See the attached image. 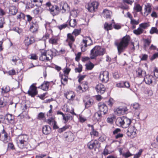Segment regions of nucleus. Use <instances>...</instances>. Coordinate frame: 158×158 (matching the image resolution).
I'll use <instances>...</instances> for the list:
<instances>
[{
	"label": "nucleus",
	"mask_w": 158,
	"mask_h": 158,
	"mask_svg": "<svg viewBox=\"0 0 158 158\" xmlns=\"http://www.w3.org/2000/svg\"><path fill=\"white\" fill-rule=\"evenodd\" d=\"M130 40V36L128 35H126L122 38L120 42L115 43L119 55L125 51L128 45Z\"/></svg>",
	"instance_id": "1"
},
{
	"label": "nucleus",
	"mask_w": 158,
	"mask_h": 158,
	"mask_svg": "<svg viewBox=\"0 0 158 158\" xmlns=\"http://www.w3.org/2000/svg\"><path fill=\"white\" fill-rule=\"evenodd\" d=\"M57 52V50L54 48L46 51H42L41 52L40 59L43 61H49L52 59L53 56L56 55Z\"/></svg>",
	"instance_id": "2"
},
{
	"label": "nucleus",
	"mask_w": 158,
	"mask_h": 158,
	"mask_svg": "<svg viewBox=\"0 0 158 158\" xmlns=\"http://www.w3.org/2000/svg\"><path fill=\"white\" fill-rule=\"evenodd\" d=\"M116 123L117 126L123 128L128 127L133 124L132 123L131 119L124 116L118 118L116 121Z\"/></svg>",
	"instance_id": "3"
},
{
	"label": "nucleus",
	"mask_w": 158,
	"mask_h": 158,
	"mask_svg": "<svg viewBox=\"0 0 158 158\" xmlns=\"http://www.w3.org/2000/svg\"><path fill=\"white\" fill-rule=\"evenodd\" d=\"M105 53L104 50L99 46H95L90 51V58L95 59L98 56L103 55Z\"/></svg>",
	"instance_id": "4"
},
{
	"label": "nucleus",
	"mask_w": 158,
	"mask_h": 158,
	"mask_svg": "<svg viewBox=\"0 0 158 158\" xmlns=\"http://www.w3.org/2000/svg\"><path fill=\"white\" fill-rule=\"evenodd\" d=\"M44 6L48 7V8H47L44 10H49L50 13L53 16L58 15L60 12V9L59 7L56 5H52L50 2H47L43 6Z\"/></svg>",
	"instance_id": "5"
},
{
	"label": "nucleus",
	"mask_w": 158,
	"mask_h": 158,
	"mask_svg": "<svg viewBox=\"0 0 158 158\" xmlns=\"http://www.w3.org/2000/svg\"><path fill=\"white\" fill-rule=\"evenodd\" d=\"M92 41L89 37L84 38L81 42L80 47L82 52H85L86 50L87 46H90L92 44Z\"/></svg>",
	"instance_id": "6"
},
{
	"label": "nucleus",
	"mask_w": 158,
	"mask_h": 158,
	"mask_svg": "<svg viewBox=\"0 0 158 158\" xmlns=\"http://www.w3.org/2000/svg\"><path fill=\"white\" fill-rule=\"evenodd\" d=\"M137 130L135 128L134 124L131 125L128 127L126 134L131 138H133L136 136Z\"/></svg>",
	"instance_id": "7"
},
{
	"label": "nucleus",
	"mask_w": 158,
	"mask_h": 158,
	"mask_svg": "<svg viewBox=\"0 0 158 158\" xmlns=\"http://www.w3.org/2000/svg\"><path fill=\"white\" fill-rule=\"evenodd\" d=\"M88 148L90 149L99 148L100 147V143L96 140H91L87 144Z\"/></svg>",
	"instance_id": "8"
},
{
	"label": "nucleus",
	"mask_w": 158,
	"mask_h": 158,
	"mask_svg": "<svg viewBox=\"0 0 158 158\" xmlns=\"http://www.w3.org/2000/svg\"><path fill=\"white\" fill-rule=\"evenodd\" d=\"M98 6V3L97 2H93L91 3L88 4L86 7L88 11L91 12H93L97 9Z\"/></svg>",
	"instance_id": "9"
},
{
	"label": "nucleus",
	"mask_w": 158,
	"mask_h": 158,
	"mask_svg": "<svg viewBox=\"0 0 158 158\" xmlns=\"http://www.w3.org/2000/svg\"><path fill=\"white\" fill-rule=\"evenodd\" d=\"M100 80L103 82L106 83L109 80V73L108 71H105L100 73L99 76Z\"/></svg>",
	"instance_id": "10"
},
{
	"label": "nucleus",
	"mask_w": 158,
	"mask_h": 158,
	"mask_svg": "<svg viewBox=\"0 0 158 158\" xmlns=\"http://www.w3.org/2000/svg\"><path fill=\"white\" fill-rule=\"evenodd\" d=\"M37 93V88L35 86L34 84H33L30 86L27 94L31 97H34Z\"/></svg>",
	"instance_id": "11"
},
{
	"label": "nucleus",
	"mask_w": 158,
	"mask_h": 158,
	"mask_svg": "<svg viewBox=\"0 0 158 158\" xmlns=\"http://www.w3.org/2000/svg\"><path fill=\"white\" fill-rule=\"evenodd\" d=\"M128 111V109L125 106H121L117 108L115 111L116 114L118 115H123L127 113Z\"/></svg>",
	"instance_id": "12"
},
{
	"label": "nucleus",
	"mask_w": 158,
	"mask_h": 158,
	"mask_svg": "<svg viewBox=\"0 0 158 158\" xmlns=\"http://www.w3.org/2000/svg\"><path fill=\"white\" fill-rule=\"evenodd\" d=\"M106 89L105 86L101 83L98 84L95 87V89L99 94H102L104 93Z\"/></svg>",
	"instance_id": "13"
},
{
	"label": "nucleus",
	"mask_w": 158,
	"mask_h": 158,
	"mask_svg": "<svg viewBox=\"0 0 158 158\" xmlns=\"http://www.w3.org/2000/svg\"><path fill=\"white\" fill-rule=\"evenodd\" d=\"M116 86L119 88H128L130 87L129 83L127 81H121L116 83Z\"/></svg>",
	"instance_id": "14"
},
{
	"label": "nucleus",
	"mask_w": 158,
	"mask_h": 158,
	"mask_svg": "<svg viewBox=\"0 0 158 158\" xmlns=\"http://www.w3.org/2000/svg\"><path fill=\"white\" fill-rule=\"evenodd\" d=\"M67 39L66 41L68 43V45L70 48H72L73 43L75 40V38L73 36L72 34L68 33L67 35Z\"/></svg>",
	"instance_id": "15"
},
{
	"label": "nucleus",
	"mask_w": 158,
	"mask_h": 158,
	"mask_svg": "<svg viewBox=\"0 0 158 158\" xmlns=\"http://www.w3.org/2000/svg\"><path fill=\"white\" fill-rule=\"evenodd\" d=\"M102 118V114L100 111L95 113L93 116L92 119L95 122L101 121Z\"/></svg>",
	"instance_id": "16"
},
{
	"label": "nucleus",
	"mask_w": 158,
	"mask_h": 158,
	"mask_svg": "<svg viewBox=\"0 0 158 158\" xmlns=\"http://www.w3.org/2000/svg\"><path fill=\"white\" fill-rule=\"evenodd\" d=\"M18 145L21 148H23L24 147V143L26 141L25 140L24 136L23 135H19L18 138Z\"/></svg>",
	"instance_id": "17"
},
{
	"label": "nucleus",
	"mask_w": 158,
	"mask_h": 158,
	"mask_svg": "<svg viewBox=\"0 0 158 158\" xmlns=\"http://www.w3.org/2000/svg\"><path fill=\"white\" fill-rule=\"evenodd\" d=\"M121 131V129L118 128L115 129L113 131V135L115 136V139H118L123 137V134L122 133H120Z\"/></svg>",
	"instance_id": "18"
},
{
	"label": "nucleus",
	"mask_w": 158,
	"mask_h": 158,
	"mask_svg": "<svg viewBox=\"0 0 158 158\" xmlns=\"http://www.w3.org/2000/svg\"><path fill=\"white\" fill-rule=\"evenodd\" d=\"M64 136L67 140L70 142L73 141L74 139L73 134L70 131L65 132L64 134Z\"/></svg>",
	"instance_id": "19"
},
{
	"label": "nucleus",
	"mask_w": 158,
	"mask_h": 158,
	"mask_svg": "<svg viewBox=\"0 0 158 158\" xmlns=\"http://www.w3.org/2000/svg\"><path fill=\"white\" fill-rule=\"evenodd\" d=\"M144 80L145 83L148 85H151L153 82V80L154 79L153 76L152 75H147L144 76Z\"/></svg>",
	"instance_id": "20"
},
{
	"label": "nucleus",
	"mask_w": 158,
	"mask_h": 158,
	"mask_svg": "<svg viewBox=\"0 0 158 158\" xmlns=\"http://www.w3.org/2000/svg\"><path fill=\"white\" fill-rule=\"evenodd\" d=\"M39 26L37 23H32L30 24V31L32 33H34L38 31Z\"/></svg>",
	"instance_id": "21"
},
{
	"label": "nucleus",
	"mask_w": 158,
	"mask_h": 158,
	"mask_svg": "<svg viewBox=\"0 0 158 158\" xmlns=\"http://www.w3.org/2000/svg\"><path fill=\"white\" fill-rule=\"evenodd\" d=\"M49 82L44 81L38 87V88L41 89L44 91H47L49 88Z\"/></svg>",
	"instance_id": "22"
},
{
	"label": "nucleus",
	"mask_w": 158,
	"mask_h": 158,
	"mask_svg": "<svg viewBox=\"0 0 158 158\" xmlns=\"http://www.w3.org/2000/svg\"><path fill=\"white\" fill-rule=\"evenodd\" d=\"M5 119L8 122L11 124H13L14 122V116L13 115L9 114H7L5 116Z\"/></svg>",
	"instance_id": "23"
},
{
	"label": "nucleus",
	"mask_w": 158,
	"mask_h": 158,
	"mask_svg": "<svg viewBox=\"0 0 158 158\" xmlns=\"http://www.w3.org/2000/svg\"><path fill=\"white\" fill-rule=\"evenodd\" d=\"M51 131V128L49 126L44 125L42 127L43 133L45 135L49 134Z\"/></svg>",
	"instance_id": "24"
},
{
	"label": "nucleus",
	"mask_w": 158,
	"mask_h": 158,
	"mask_svg": "<svg viewBox=\"0 0 158 158\" xmlns=\"http://www.w3.org/2000/svg\"><path fill=\"white\" fill-rule=\"evenodd\" d=\"M99 111L103 112L104 114H106L108 110V108L106 105L104 103L99 106Z\"/></svg>",
	"instance_id": "25"
},
{
	"label": "nucleus",
	"mask_w": 158,
	"mask_h": 158,
	"mask_svg": "<svg viewBox=\"0 0 158 158\" xmlns=\"http://www.w3.org/2000/svg\"><path fill=\"white\" fill-rule=\"evenodd\" d=\"M144 44L143 48L145 51L148 49L149 45L151 42V40L149 39H144Z\"/></svg>",
	"instance_id": "26"
},
{
	"label": "nucleus",
	"mask_w": 158,
	"mask_h": 158,
	"mask_svg": "<svg viewBox=\"0 0 158 158\" xmlns=\"http://www.w3.org/2000/svg\"><path fill=\"white\" fill-rule=\"evenodd\" d=\"M137 76L140 78L145 76L146 72L143 70L141 68H138L136 71Z\"/></svg>",
	"instance_id": "27"
},
{
	"label": "nucleus",
	"mask_w": 158,
	"mask_h": 158,
	"mask_svg": "<svg viewBox=\"0 0 158 158\" xmlns=\"http://www.w3.org/2000/svg\"><path fill=\"white\" fill-rule=\"evenodd\" d=\"M9 13L12 15H15L18 12L16 7L14 6H10L9 8Z\"/></svg>",
	"instance_id": "28"
},
{
	"label": "nucleus",
	"mask_w": 158,
	"mask_h": 158,
	"mask_svg": "<svg viewBox=\"0 0 158 158\" xmlns=\"http://www.w3.org/2000/svg\"><path fill=\"white\" fill-rule=\"evenodd\" d=\"M69 25L72 27H74L77 25V23L76 19H74L73 20L71 19H69L67 22Z\"/></svg>",
	"instance_id": "29"
},
{
	"label": "nucleus",
	"mask_w": 158,
	"mask_h": 158,
	"mask_svg": "<svg viewBox=\"0 0 158 158\" xmlns=\"http://www.w3.org/2000/svg\"><path fill=\"white\" fill-rule=\"evenodd\" d=\"M104 16L106 18H110L112 13L111 12L107 9H105L103 10Z\"/></svg>",
	"instance_id": "30"
},
{
	"label": "nucleus",
	"mask_w": 158,
	"mask_h": 158,
	"mask_svg": "<svg viewBox=\"0 0 158 158\" xmlns=\"http://www.w3.org/2000/svg\"><path fill=\"white\" fill-rule=\"evenodd\" d=\"M59 40L58 37H55L50 38L49 41V42L53 44L56 45L57 44V42Z\"/></svg>",
	"instance_id": "31"
},
{
	"label": "nucleus",
	"mask_w": 158,
	"mask_h": 158,
	"mask_svg": "<svg viewBox=\"0 0 158 158\" xmlns=\"http://www.w3.org/2000/svg\"><path fill=\"white\" fill-rule=\"evenodd\" d=\"M83 89V91H85L89 88L88 83L87 81H84L81 83Z\"/></svg>",
	"instance_id": "32"
},
{
	"label": "nucleus",
	"mask_w": 158,
	"mask_h": 158,
	"mask_svg": "<svg viewBox=\"0 0 158 158\" xmlns=\"http://www.w3.org/2000/svg\"><path fill=\"white\" fill-rule=\"evenodd\" d=\"M88 126L89 127H91L92 131L90 132V135H94L96 136H98V131L94 130L93 125H89Z\"/></svg>",
	"instance_id": "33"
},
{
	"label": "nucleus",
	"mask_w": 158,
	"mask_h": 158,
	"mask_svg": "<svg viewBox=\"0 0 158 158\" xmlns=\"http://www.w3.org/2000/svg\"><path fill=\"white\" fill-rule=\"evenodd\" d=\"M143 31L144 30L139 27L137 29L134 30L133 32L135 34L138 35L143 33Z\"/></svg>",
	"instance_id": "34"
},
{
	"label": "nucleus",
	"mask_w": 158,
	"mask_h": 158,
	"mask_svg": "<svg viewBox=\"0 0 158 158\" xmlns=\"http://www.w3.org/2000/svg\"><path fill=\"white\" fill-rule=\"evenodd\" d=\"M68 77L65 75H62L61 77V83L63 85H65L67 83Z\"/></svg>",
	"instance_id": "35"
},
{
	"label": "nucleus",
	"mask_w": 158,
	"mask_h": 158,
	"mask_svg": "<svg viewBox=\"0 0 158 158\" xmlns=\"http://www.w3.org/2000/svg\"><path fill=\"white\" fill-rule=\"evenodd\" d=\"M34 42L35 39L34 38L31 36L30 38L28 41L25 42V45L26 46H28Z\"/></svg>",
	"instance_id": "36"
},
{
	"label": "nucleus",
	"mask_w": 158,
	"mask_h": 158,
	"mask_svg": "<svg viewBox=\"0 0 158 158\" xmlns=\"http://www.w3.org/2000/svg\"><path fill=\"white\" fill-rule=\"evenodd\" d=\"M93 101L92 99H89L85 103V106L86 108L90 107L93 104Z\"/></svg>",
	"instance_id": "37"
},
{
	"label": "nucleus",
	"mask_w": 158,
	"mask_h": 158,
	"mask_svg": "<svg viewBox=\"0 0 158 158\" xmlns=\"http://www.w3.org/2000/svg\"><path fill=\"white\" fill-rule=\"evenodd\" d=\"M134 10L137 12L141 11L142 10V7L139 4H137L135 5L134 6Z\"/></svg>",
	"instance_id": "38"
},
{
	"label": "nucleus",
	"mask_w": 158,
	"mask_h": 158,
	"mask_svg": "<svg viewBox=\"0 0 158 158\" xmlns=\"http://www.w3.org/2000/svg\"><path fill=\"white\" fill-rule=\"evenodd\" d=\"M7 104V102L3 98L0 99V108L6 106Z\"/></svg>",
	"instance_id": "39"
},
{
	"label": "nucleus",
	"mask_w": 158,
	"mask_h": 158,
	"mask_svg": "<svg viewBox=\"0 0 158 158\" xmlns=\"http://www.w3.org/2000/svg\"><path fill=\"white\" fill-rule=\"evenodd\" d=\"M85 66H86V68L87 69L91 70L94 68V65L92 63L89 62V63L86 64Z\"/></svg>",
	"instance_id": "40"
},
{
	"label": "nucleus",
	"mask_w": 158,
	"mask_h": 158,
	"mask_svg": "<svg viewBox=\"0 0 158 158\" xmlns=\"http://www.w3.org/2000/svg\"><path fill=\"white\" fill-rule=\"evenodd\" d=\"M144 10L148 13L147 15L149 14L151 12L152 10L151 6L150 4H148L147 6L145 5Z\"/></svg>",
	"instance_id": "41"
},
{
	"label": "nucleus",
	"mask_w": 158,
	"mask_h": 158,
	"mask_svg": "<svg viewBox=\"0 0 158 158\" xmlns=\"http://www.w3.org/2000/svg\"><path fill=\"white\" fill-rule=\"evenodd\" d=\"M149 26L148 23H144L140 24L139 26L142 29H145L147 28Z\"/></svg>",
	"instance_id": "42"
},
{
	"label": "nucleus",
	"mask_w": 158,
	"mask_h": 158,
	"mask_svg": "<svg viewBox=\"0 0 158 158\" xmlns=\"http://www.w3.org/2000/svg\"><path fill=\"white\" fill-rule=\"evenodd\" d=\"M104 28L107 31L111 30L112 28V24L105 23L104 24Z\"/></svg>",
	"instance_id": "43"
},
{
	"label": "nucleus",
	"mask_w": 158,
	"mask_h": 158,
	"mask_svg": "<svg viewBox=\"0 0 158 158\" xmlns=\"http://www.w3.org/2000/svg\"><path fill=\"white\" fill-rule=\"evenodd\" d=\"M134 2V0H123L122 2L124 4H127L130 5H131Z\"/></svg>",
	"instance_id": "44"
},
{
	"label": "nucleus",
	"mask_w": 158,
	"mask_h": 158,
	"mask_svg": "<svg viewBox=\"0 0 158 158\" xmlns=\"http://www.w3.org/2000/svg\"><path fill=\"white\" fill-rule=\"evenodd\" d=\"M2 92L4 93H6L9 92L10 90V88L8 86H6V87H3L2 89Z\"/></svg>",
	"instance_id": "45"
},
{
	"label": "nucleus",
	"mask_w": 158,
	"mask_h": 158,
	"mask_svg": "<svg viewBox=\"0 0 158 158\" xmlns=\"http://www.w3.org/2000/svg\"><path fill=\"white\" fill-rule=\"evenodd\" d=\"M81 32V29H75L73 32H72V34L74 35L75 36H77L79 35Z\"/></svg>",
	"instance_id": "46"
},
{
	"label": "nucleus",
	"mask_w": 158,
	"mask_h": 158,
	"mask_svg": "<svg viewBox=\"0 0 158 158\" xmlns=\"http://www.w3.org/2000/svg\"><path fill=\"white\" fill-rule=\"evenodd\" d=\"M69 126H65L62 128L59 129L58 131L60 133H61L64 131H65L66 129L69 128Z\"/></svg>",
	"instance_id": "47"
},
{
	"label": "nucleus",
	"mask_w": 158,
	"mask_h": 158,
	"mask_svg": "<svg viewBox=\"0 0 158 158\" xmlns=\"http://www.w3.org/2000/svg\"><path fill=\"white\" fill-rule=\"evenodd\" d=\"M13 30L17 32L19 34H20L22 33L23 31L22 29L18 27H15L13 28Z\"/></svg>",
	"instance_id": "48"
},
{
	"label": "nucleus",
	"mask_w": 158,
	"mask_h": 158,
	"mask_svg": "<svg viewBox=\"0 0 158 158\" xmlns=\"http://www.w3.org/2000/svg\"><path fill=\"white\" fill-rule=\"evenodd\" d=\"M55 121L54 118L53 117H52L47 120V122L50 125H52V123H54V122Z\"/></svg>",
	"instance_id": "49"
},
{
	"label": "nucleus",
	"mask_w": 158,
	"mask_h": 158,
	"mask_svg": "<svg viewBox=\"0 0 158 158\" xmlns=\"http://www.w3.org/2000/svg\"><path fill=\"white\" fill-rule=\"evenodd\" d=\"M82 67L81 64H79L78 67L75 69V71L76 73H80L82 70Z\"/></svg>",
	"instance_id": "50"
},
{
	"label": "nucleus",
	"mask_w": 158,
	"mask_h": 158,
	"mask_svg": "<svg viewBox=\"0 0 158 158\" xmlns=\"http://www.w3.org/2000/svg\"><path fill=\"white\" fill-rule=\"evenodd\" d=\"M43 10V9L41 7H38L37 8L35 9L34 10V12L36 14H39L40 13H41L42 11Z\"/></svg>",
	"instance_id": "51"
},
{
	"label": "nucleus",
	"mask_w": 158,
	"mask_h": 158,
	"mask_svg": "<svg viewBox=\"0 0 158 158\" xmlns=\"http://www.w3.org/2000/svg\"><path fill=\"white\" fill-rule=\"evenodd\" d=\"M139 23V20H135V19H132L131 20L130 23L131 25H137Z\"/></svg>",
	"instance_id": "52"
},
{
	"label": "nucleus",
	"mask_w": 158,
	"mask_h": 158,
	"mask_svg": "<svg viewBox=\"0 0 158 158\" xmlns=\"http://www.w3.org/2000/svg\"><path fill=\"white\" fill-rule=\"evenodd\" d=\"M156 46L154 45L153 44H152L150 47H149L148 48V49H147L146 51L150 52L151 51L155 50L156 49Z\"/></svg>",
	"instance_id": "53"
},
{
	"label": "nucleus",
	"mask_w": 158,
	"mask_h": 158,
	"mask_svg": "<svg viewBox=\"0 0 158 158\" xmlns=\"http://www.w3.org/2000/svg\"><path fill=\"white\" fill-rule=\"evenodd\" d=\"M4 18L3 17H0V28L3 27V24L5 23Z\"/></svg>",
	"instance_id": "54"
},
{
	"label": "nucleus",
	"mask_w": 158,
	"mask_h": 158,
	"mask_svg": "<svg viewBox=\"0 0 158 158\" xmlns=\"http://www.w3.org/2000/svg\"><path fill=\"white\" fill-rule=\"evenodd\" d=\"M71 70V69L68 67H65L63 69V72L65 74L68 75Z\"/></svg>",
	"instance_id": "55"
},
{
	"label": "nucleus",
	"mask_w": 158,
	"mask_h": 158,
	"mask_svg": "<svg viewBox=\"0 0 158 158\" xmlns=\"http://www.w3.org/2000/svg\"><path fill=\"white\" fill-rule=\"evenodd\" d=\"M158 30L156 27H152L150 31V33L151 34H153L154 33H156L158 32Z\"/></svg>",
	"instance_id": "56"
},
{
	"label": "nucleus",
	"mask_w": 158,
	"mask_h": 158,
	"mask_svg": "<svg viewBox=\"0 0 158 158\" xmlns=\"http://www.w3.org/2000/svg\"><path fill=\"white\" fill-rule=\"evenodd\" d=\"M114 101L113 98H110L109 100L107 102V103L108 105L110 106L111 107L114 103Z\"/></svg>",
	"instance_id": "57"
},
{
	"label": "nucleus",
	"mask_w": 158,
	"mask_h": 158,
	"mask_svg": "<svg viewBox=\"0 0 158 158\" xmlns=\"http://www.w3.org/2000/svg\"><path fill=\"white\" fill-rule=\"evenodd\" d=\"M139 57L141 59V60H146L148 58V56L146 54H142V56L141 57V56H140Z\"/></svg>",
	"instance_id": "58"
},
{
	"label": "nucleus",
	"mask_w": 158,
	"mask_h": 158,
	"mask_svg": "<svg viewBox=\"0 0 158 158\" xmlns=\"http://www.w3.org/2000/svg\"><path fill=\"white\" fill-rule=\"evenodd\" d=\"M132 106L135 109L138 110L139 109L140 105L138 103H135L133 104Z\"/></svg>",
	"instance_id": "59"
},
{
	"label": "nucleus",
	"mask_w": 158,
	"mask_h": 158,
	"mask_svg": "<svg viewBox=\"0 0 158 158\" xmlns=\"http://www.w3.org/2000/svg\"><path fill=\"white\" fill-rule=\"evenodd\" d=\"M143 152V150L142 149H140L139 151V152L135 154L133 158H139L141 154V153Z\"/></svg>",
	"instance_id": "60"
},
{
	"label": "nucleus",
	"mask_w": 158,
	"mask_h": 158,
	"mask_svg": "<svg viewBox=\"0 0 158 158\" xmlns=\"http://www.w3.org/2000/svg\"><path fill=\"white\" fill-rule=\"evenodd\" d=\"M25 18V15L22 13H20L17 16V19H24Z\"/></svg>",
	"instance_id": "61"
},
{
	"label": "nucleus",
	"mask_w": 158,
	"mask_h": 158,
	"mask_svg": "<svg viewBox=\"0 0 158 158\" xmlns=\"http://www.w3.org/2000/svg\"><path fill=\"white\" fill-rule=\"evenodd\" d=\"M120 8L123 9L125 10H127L129 8V7L126 4H122L120 6Z\"/></svg>",
	"instance_id": "62"
},
{
	"label": "nucleus",
	"mask_w": 158,
	"mask_h": 158,
	"mask_svg": "<svg viewBox=\"0 0 158 158\" xmlns=\"http://www.w3.org/2000/svg\"><path fill=\"white\" fill-rule=\"evenodd\" d=\"M44 113L42 112L40 113L38 115L37 118L38 119H41L44 118Z\"/></svg>",
	"instance_id": "63"
},
{
	"label": "nucleus",
	"mask_w": 158,
	"mask_h": 158,
	"mask_svg": "<svg viewBox=\"0 0 158 158\" xmlns=\"http://www.w3.org/2000/svg\"><path fill=\"white\" fill-rule=\"evenodd\" d=\"M154 76L156 78H158V69L156 68L153 71Z\"/></svg>",
	"instance_id": "64"
}]
</instances>
